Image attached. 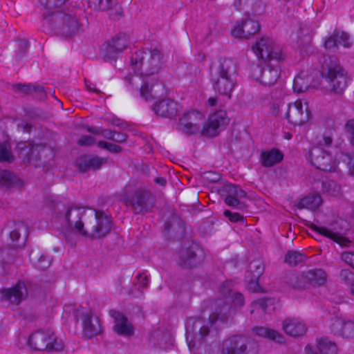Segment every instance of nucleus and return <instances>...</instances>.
<instances>
[{"label":"nucleus","mask_w":354,"mask_h":354,"mask_svg":"<svg viewBox=\"0 0 354 354\" xmlns=\"http://www.w3.org/2000/svg\"><path fill=\"white\" fill-rule=\"evenodd\" d=\"M39 3L45 8H53L61 6L66 0H39Z\"/></svg>","instance_id":"nucleus-52"},{"label":"nucleus","mask_w":354,"mask_h":354,"mask_svg":"<svg viewBox=\"0 0 354 354\" xmlns=\"http://www.w3.org/2000/svg\"><path fill=\"white\" fill-rule=\"evenodd\" d=\"M322 189L324 192L335 196L340 194L341 187L335 181L326 180L322 183Z\"/></svg>","instance_id":"nucleus-44"},{"label":"nucleus","mask_w":354,"mask_h":354,"mask_svg":"<svg viewBox=\"0 0 354 354\" xmlns=\"http://www.w3.org/2000/svg\"><path fill=\"white\" fill-rule=\"evenodd\" d=\"M308 158L312 165L324 171L333 172L337 168V161L335 156L319 147L311 148Z\"/></svg>","instance_id":"nucleus-9"},{"label":"nucleus","mask_w":354,"mask_h":354,"mask_svg":"<svg viewBox=\"0 0 354 354\" xmlns=\"http://www.w3.org/2000/svg\"><path fill=\"white\" fill-rule=\"evenodd\" d=\"M97 146L102 149L108 150L111 153H120L122 151V148L117 145L109 143L104 141H99Z\"/></svg>","instance_id":"nucleus-51"},{"label":"nucleus","mask_w":354,"mask_h":354,"mask_svg":"<svg viewBox=\"0 0 354 354\" xmlns=\"http://www.w3.org/2000/svg\"><path fill=\"white\" fill-rule=\"evenodd\" d=\"M321 74L330 84L333 92L339 95L344 93L347 87L348 77L346 72L337 63L335 57H327L324 58Z\"/></svg>","instance_id":"nucleus-4"},{"label":"nucleus","mask_w":354,"mask_h":354,"mask_svg":"<svg viewBox=\"0 0 354 354\" xmlns=\"http://www.w3.org/2000/svg\"><path fill=\"white\" fill-rule=\"evenodd\" d=\"M221 130L216 128L214 124H210L209 121H207L202 129V134L207 137L216 136Z\"/></svg>","instance_id":"nucleus-47"},{"label":"nucleus","mask_w":354,"mask_h":354,"mask_svg":"<svg viewBox=\"0 0 354 354\" xmlns=\"http://www.w3.org/2000/svg\"><path fill=\"white\" fill-rule=\"evenodd\" d=\"M252 331L259 337L266 338L278 344H283L286 341L283 335L279 332L269 328L256 326L253 328Z\"/></svg>","instance_id":"nucleus-30"},{"label":"nucleus","mask_w":354,"mask_h":354,"mask_svg":"<svg viewBox=\"0 0 354 354\" xmlns=\"http://www.w3.org/2000/svg\"><path fill=\"white\" fill-rule=\"evenodd\" d=\"M315 274H317L322 278L323 273L317 272ZM313 275L314 274L306 272H291L287 276V283L294 289H304L310 286L309 280L312 279L310 277H313Z\"/></svg>","instance_id":"nucleus-21"},{"label":"nucleus","mask_w":354,"mask_h":354,"mask_svg":"<svg viewBox=\"0 0 354 354\" xmlns=\"http://www.w3.org/2000/svg\"><path fill=\"white\" fill-rule=\"evenodd\" d=\"M125 204L136 214H144L151 211L156 203V197L149 191L137 189L124 198Z\"/></svg>","instance_id":"nucleus-7"},{"label":"nucleus","mask_w":354,"mask_h":354,"mask_svg":"<svg viewBox=\"0 0 354 354\" xmlns=\"http://www.w3.org/2000/svg\"><path fill=\"white\" fill-rule=\"evenodd\" d=\"M82 146H90L94 143V138L91 136H83L77 142Z\"/></svg>","instance_id":"nucleus-57"},{"label":"nucleus","mask_w":354,"mask_h":354,"mask_svg":"<svg viewBox=\"0 0 354 354\" xmlns=\"http://www.w3.org/2000/svg\"><path fill=\"white\" fill-rule=\"evenodd\" d=\"M274 310V300L271 299H260L252 302L251 305L250 313L252 315L257 313H270Z\"/></svg>","instance_id":"nucleus-33"},{"label":"nucleus","mask_w":354,"mask_h":354,"mask_svg":"<svg viewBox=\"0 0 354 354\" xmlns=\"http://www.w3.org/2000/svg\"><path fill=\"white\" fill-rule=\"evenodd\" d=\"M236 77V63L231 59H225L220 64L216 75L212 77L214 91L230 99L237 83Z\"/></svg>","instance_id":"nucleus-3"},{"label":"nucleus","mask_w":354,"mask_h":354,"mask_svg":"<svg viewBox=\"0 0 354 354\" xmlns=\"http://www.w3.org/2000/svg\"><path fill=\"white\" fill-rule=\"evenodd\" d=\"M317 272H322L323 273L322 278H320L317 274H314L312 279L309 280V285L311 286H319L326 282V274L322 269H313L306 271L307 273H313L315 274Z\"/></svg>","instance_id":"nucleus-46"},{"label":"nucleus","mask_w":354,"mask_h":354,"mask_svg":"<svg viewBox=\"0 0 354 354\" xmlns=\"http://www.w3.org/2000/svg\"><path fill=\"white\" fill-rule=\"evenodd\" d=\"M259 29V22L248 17V19H243L241 21H236L232 28L231 34L236 38L248 39L257 33Z\"/></svg>","instance_id":"nucleus-14"},{"label":"nucleus","mask_w":354,"mask_h":354,"mask_svg":"<svg viewBox=\"0 0 354 354\" xmlns=\"http://www.w3.org/2000/svg\"><path fill=\"white\" fill-rule=\"evenodd\" d=\"M127 136L126 134L115 131L112 140L118 142H123L127 140Z\"/></svg>","instance_id":"nucleus-60"},{"label":"nucleus","mask_w":354,"mask_h":354,"mask_svg":"<svg viewBox=\"0 0 354 354\" xmlns=\"http://www.w3.org/2000/svg\"><path fill=\"white\" fill-rule=\"evenodd\" d=\"M163 64V55L158 49L149 51L138 50L131 57V66L135 73L140 74L129 75L126 80L133 88H139L140 95L149 100L153 97L152 88L149 86L148 78L156 80L154 76L161 69Z\"/></svg>","instance_id":"nucleus-1"},{"label":"nucleus","mask_w":354,"mask_h":354,"mask_svg":"<svg viewBox=\"0 0 354 354\" xmlns=\"http://www.w3.org/2000/svg\"><path fill=\"white\" fill-rule=\"evenodd\" d=\"M28 346L37 351H59L64 348V344L51 330H39L32 333L28 341Z\"/></svg>","instance_id":"nucleus-5"},{"label":"nucleus","mask_w":354,"mask_h":354,"mask_svg":"<svg viewBox=\"0 0 354 354\" xmlns=\"http://www.w3.org/2000/svg\"><path fill=\"white\" fill-rule=\"evenodd\" d=\"M0 186L6 187L23 186L22 180L13 173L0 169Z\"/></svg>","instance_id":"nucleus-35"},{"label":"nucleus","mask_w":354,"mask_h":354,"mask_svg":"<svg viewBox=\"0 0 354 354\" xmlns=\"http://www.w3.org/2000/svg\"><path fill=\"white\" fill-rule=\"evenodd\" d=\"M283 158V156L279 150L272 149L261 152V162L262 165L269 167L281 162Z\"/></svg>","instance_id":"nucleus-31"},{"label":"nucleus","mask_w":354,"mask_h":354,"mask_svg":"<svg viewBox=\"0 0 354 354\" xmlns=\"http://www.w3.org/2000/svg\"><path fill=\"white\" fill-rule=\"evenodd\" d=\"M208 121L210 122V124H214L216 128H218L221 131L228 123L226 113L222 111L212 114L208 118Z\"/></svg>","instance_id":"nucleus-41"},{"label":"nucleus","mask_w":354,"mask_h":354,"mask_svg":"<svg viewBox=\"0 0 354 354\" xmlns=\"http://www.w3.org/2000/svg\"><path fill=\"white\" fill-rule=\"evenodd\" d=\"M287 120L294 125H301L310 118V111L306 100H297L288 105Z\"/></svg>","instance_id":"nucleus-12"},{"label":"nucleus","mask_w":354,"mask_h":354,"mask_svg":"<svg viewBox=\"0 0 354 354\" xmlns=\"http://www.w3.org/2000/svg\"><path fill=\"white\" fill-rule=\"evenodd\" d=\"M114 132V131L106 129L102 131V134L106 139L112 140L113 138Z\"/></svg>","instance_id":"nucleus-64"},{"label":"nucleus","mask_w":354,"mask_h":354,"mask_svg":"<svg viewBox=\"0 0 354 354\" xmlns=\"http://www.w3.org/2000/svg\"><path fill=\"white\" fill-rule=\"evenodd\" d=\"M324 46L326 49L328 50H331L338 46L335 33H334L325 41Z\"/></svg>","instance_id":"nucleus-56"},{"label":"nucleus","mask_w":354,"mask_h":354,"mask_svg":"<svg viewBox=\"0 0 354 354\" xmlns=\"http://www.w3.org/2000/svg\"><path fill=\"white\" fill-rule=\"evenodd\" d=\"M17 148L20 151L22 156L26 158L29 163L36 164L35 161L40 159V152L44 148L39 145H32L30 142H20L17 144Z\"/></svg>","instance_id":"nucleus-22"},{"label":"nucleus","mask_w":354,"mask_h":354,"mask_svg":"<svg viewBox=\"0 0 354 354\" xmlns=\"http://www.w3.org/2000/svg\"><path fill=\"white\" fill-rule=\"evenodd\" d=\"M44 17L53 28L59 29L66 35L75 34L80 29V24L75 17L59 11L52 14L44 13Z\"/></svg>","instance_id":"nucleus-8"},{"label":"nucleus","mask_w":354,"mask_h":354,"mask_svg":"<svg viewBox=\"0 0 354 354\" xmlns=\"http://www.w3.org/2000/svg\"><path fill=\"white\" fill-rule=\"evenodd\" d=\"M330 328L333 333L344 337H352L354 335V322L344 320L338 317H332L330 322Z\"/></svg>","instance_id":"nucleus-19"},{"label":"nucleus","mask_w":354,"mask_h":354,"mask_svg":"<svg viewBox=\"0 0 354 354\" xmlns=\"http://www.w3.org/2000/svg\"><path fill=\"white\" fill-rule=\"evenodd\" d=\"M1 295L3 301L19 305L28 295L27 285L24 281H19L10 288L2 289Z\"/></svg>","instance_id":"nucleus-15"},{"label":"nucleus","mask_w":354,"mask_h":354,"mask_svg":"<svg viewBox=\"0 0 354 354\" xmlns=\"http://www.w3.org/2000/svg\"><path fill=\"white\" fill-rule=\"evenodd\" d=\"M224 215L227 217L230 221L236 223V222H244V217L239 213H232L230 210H225L224 212Z\"/></svg>","instance_id":"nucleus-54"},{"label":"nucleus","mask_w":354,"mask_h":354,"mask_svg":"<svg viewBox=\"0 0 354 354\" xmlns=\"http://www.w3.org/2000/svg\"><path fill=\"white\" fill-rule=\"evenodd\" d=\"M129 44L128 36L124 33H120L107 42L106 53L104 57L108 59H113L118 53L126 49Z\"/></svg>","instance_id":"nucleus-18"},{"label":"nucleus","mask_w":354,"mask_h":354,"mask_svg":"<svg viewBox=\"0 0 354 354\" xmlns=\"http://www.w3.org/2000/svg\"><path fill=\"white\" fill-rule=\"evenodd\" d=\"M232 281H226L220 287V292L230 299L234 308L241 307L244 305V298L242 294L234 292L232 289Z\"/></svg>","instance_id":"nucleus-28"},{"label":"nucleus","mask_w":354,"mask_h":354,"mask_svg":"<svg viewBox=\"0 0 354 354\" xmlns=\"http://www.w3.org/2000/svg\"><path fill=\"white\" fill-rule=\"evenodd\" d=\"M283 331L289 336L299 337L304 335L307 331L306 323L297 317H289L282 322Z\"/></svg>","instance_id":"nucleus-20"},{"label":"nucleus","mask_w":354,"mask_h":354,"mask_svg":"<svg viewBox=\"0 0 354 354\" xmlns=\"http://www.w3.org/2000/svg\"><path fill=\"white\" fill-rule=\"evenodd\" d=\"M227 196L225 203L231 207H236L238 209H243L245 205L241 200L246 196V193L240 187L235 185H230L226 187Z\"/></svg>","instance_id":"nucleus-24"},{"label":"nucleus","mask_w":354,"mask_h":354,"mask_svg":"<svg viewBox=\"0 0 354 354\" xmlns=\"http://www.w3.org/2000/svg\"><path fill=\"white\" fill-rule=\"evenodd\" d=\"M82 327L85 335L88 337H92L100 332V321L97 317H93L91 314L84 315Z\"/></svg>","instance_id":"nucleus-29"},{"label":"nucleus","mask_w":354,"mask_h":354,"mask_svg":"<svg viewBox=\"0 0 354 354\" xmlns=\"http://www.w3.org/2000/svg\"><path fill=\"white\" fill-rule=\"evenodd\" d=\"M178 263L184 268H191L196 264V254L190 248L183 250L179 253Z\"/></svg>","instance_id":"nucleus-39"},{"label":"nucleus","mask_w":354,"mask_h":354,"mask_svg":"<svg viewBox=\"0 0 354 354\" xmlns=\"http://www.w3.org/2000/svg\"><path fill=\"white\" fill-rule=\"evenodd\" d=\"M111 313V316L115 319L114 330L117 333L127 337L133 335V326L122 313L113 310Z\"/></svg>","instance_id":"nucleus-25"},{"label":"nucleus","mask_w":354,"mask_h":354,"mask_svg":"<svg viewBox=\"0 0 354 354\" xmlns=\"http://www.w3.org/2000/svg\"><path fill=\"white\" fill-rule=\"evenodd\" d=\"M344 131L351 144L354 146V119L348 120L344 126Z\"/></svg>","instance_id":"nucleus-49"},{"label":"nucleus","mask_w":354,"mask_h":354,"mask_svg":"<svg viewBox=\"0 0 354 354\" xmlns=\"http://www.w3.org/2000/svg\"><path fill=\"white\" fill-rule=\"evenodd\" d=\"M84 213L85 209L83 207L71 205L66 208L62 218L69 227H73L84 236L100 238L110 232L111 221L103 212L91 210V219L83 223L82 218Z\"/></svg>","instance_id":"nucleus-2"},{"label":"nucleus","mask_w":354,"mask_h":354,"mask_svg":"<svg viewBox=\"0 0 354 354\" xmlns=\"http://www.w3.org/2000/svg\"><path fill=\"white\" fill-rule=\"evenodd\" d=\"M317 351H319L317 347L313 348L310 345H307L304 350L305 354H321V353H319Z\"/></svg>","instance_id":"nucleus-63"},{"label":"nucleus","mask_w":354,"mask_h":354,"mask_svg":"<svg viewBox=\"0 0 354 354\" xmlns=\"http://www.w3.org/2000/svg\"><path fill=\"white\" fill-rule=\"evenodd\" d=\"M88 7L95 10L105 11L111 6V0H87Z\"/></svg>","instance_id":"nucleus-45"},{"label":"nucleus","mask_w":354,"mask_h":354,"mask_svg":"<svg viewBox=\"0 0 354 354\" xmlns=\"http://www.w3.org/2000/svg\"><path fill=\"white\" fill-rule=\"evenodd\" d=\"M306 256L304 253L297 251H289L285 257V262L290 266H295L305 261Z\"/></svg>","instance_id":"nucleus-42"},{"label":"nucleus","mask_w":354,"mask_h":354,"mask_svg":"<svg viewBox=\"0 0 354 354\" xmlns=\"http://www.w3.org/2000/svg\"><path fill=\"white\" fill-rule=\"evenodd\" d=\"M339 277L341 280L347 285H351L354 283V273L349 270H342L340 272Z\"/></svg>","instance_id":"nucleus-53"},{"label":"nucleus","mask_w":354,"mask_h":354,"mask_svg":"<svg viewBox=\"0 0 354 354\" xmlns=\"http://www.w3.org/2000/svg\"><path fill=\"white\" fill-rule=\"evenodd\" d=\"M181 109V105L177 102L169 98H166L156 102L153 110L158 116L173 118L178 114Z\"/></svg>","instance_id":"nucleus-17"},{"label":"nucleus","mask_w":354,"mask_h":354,"mask_svg":"<svg viewBox=\"0 0 354 354\" xmlns=\"http://www.w3.org/2000/svg\"><path fill=\"white\" fill-rule=\"evenodd\" d=\"M108 10L110 11V17L113 19H120L123 13L122 7L117 3H115L113 0H111V6Z\"/></svg>","instance_id":"nucleus-50"},{"label":"nucleus","mask_w":354,"mask_h":354,"mask_svg":"<svg viewBox=\"0 0 354 354\" xmlns=\"http://www.w3.org/2000/svg\"><path fill=\"white\" fill-rule=\"evenodd\" d=\"M251 71L252 77L266 86L274 84L280 76L279 67L271 64H266L263 66H254Z\"/></svg>","instance_id":"nucleus-13"},{"label":"nucleus","mask_w":354,"mask_h":354,"mask_svg":"<svg viewBox=\"0 0 354 354\" xmlns=\"http://www.w3.org/2000/svg\"><path fill=\"white\" fill-rule=\"evenodd\" d=\"M0 186L6 187L23 186L22 180L13 173L0 169Z\"/></svg>","instance_id":"nucleus-34"},{"label":"nucleus","mask_w":354,"mask_h":354,"mask_svg":"<svg viewBox=\"0 0 354 354\" xmlns=\"http://www.w3.org/2000/svg\"><path fill=\"white\" fill-rule=\"evenodd\" d=\"M204 119L203 113L196 110L187 111L180 118L177 129L185 134H196L200 131Z\"/></svg>","instance_id":"nucleus-10"},{"label":"nucleus","mask_w":354,"mask_h":354,"mask_svg":"<svg viewBox=\"0 0 354 354\" xmlns=\"http://www.w3.org/2000/svg\"><path fill=\"white\" fill-rule=\"evenodd\" d=\"M333 142V138L328 133H324L323 135V138L321 145L324 146H330Z\"/></svg>","instance_id":"nucleus-61"},{"label":"nucleus","mask_w":354,"mask_h":354,"mask_svg":"<svg viewBox=\"0 0 354 354\" xmlns=\"http://www.w3.org/2000/svg\"><path fill=\"white\" fill-rule=\"evenodd\" d=\"M317 349L322 354H336L337 352L336 344L327 338H322L317 341Z\"/></svg>","instance_id":"nucleus-40"},{"label":"nucleus","mask_w":354,"mask_h":354,"mask_svg":"<svg viewBox=\"0 0 354 354\" xmlns=\"http://www.w3.org/2000/svg\"><path fill=\"white\" fill-rule=\"evenodd\" d=\"M255 55L265 61H279L283 58L280 48L268 37H263L252 46Z\"/></svg>","instance_id":"nucleus-11"},{"label":"nucleus","mask_w":354,"mask_h":354,"mask_svg":"<svg viewBox=\"0 0 354 354\" xmlns=\"http://www.w3.org/2000/svg\"><path fill=\"white\" fill-rule=\"evenodd\" d=\"M137 280H138V282L140 286H141L142 288L147 286L148 283H149V279H148L147 276L145 274L142 273V274H138Z\"/></svg>","instance_id":"nucleus-58"},{"label":"nucleus","mask_w":354,"mask_h":354,"mask_svg":"<svg viewBox=\"0 0 354 354\" xmlns=\"http://www.w3.org/2000/svg\"><path fill=\"white\" fill-rule=\"evenodd\" d=\"M248 339L242 335H234L223 342L221 354H246Z\"/></svg>","instance_id":"nucleus-16"},{"label":"nucleus","mask_w":354,"mask_h":354,"mask_svg":"<svg viewBox=\"0 0 354 354\" xmlns=\"http://www.w3.org/2000/svg\"><path fill=\"white\" fill-rule=\"evenodd\" d=\"M341 257L346 263L354 268V252H344Z\"/></svg>","instance_id":"nucleus-55"},{"label":"nucleus","mask_w":354,"mask_h":354,"mask_svg":"<svg viewBox=\"0 0 354 354\" xmlns=\"http://www.w3.org/2000/svg\"><path fill=\"white\" fill-rule=\"evenodd\" d=\"M26 229L23 222H19L15 224V229L10 232V237L17 246L24 243Z\"/></svg>","instance_id":"nucleus-38"},{"label":"nucleus","mask_w":354,"mask_h":354,"mask_svg":"<svg viewBox=\"0 0 354 354\" xmlns=\"http://www.w3.org/2000/svg\"><path fill=\"white\" fill-rule=\"evenodd\" d=\"M322 203V199L318 194H311L304 197L298 203L299 208H306L310 210L317 209Z\"/></svg>","instance_id":"nucleus-36"},{"label":"nucleus","mask_w":354,"mask_h":354,"mask_svg":"<svg viewBox=\"0 0 354 354\" xmlns=\"http://www.w3.org/2000/svg\"><path fill=\"white\" fill-rule=\"evenodd\" d=\"M312 230L321 235L328 237L332 240H334L339 243L342 247H348L351 243V241L345 237L335 233L329 229L324 227H319L315 225L312 226Z\"/></svg>","instance_id":"nucleus-32"},{"label":"nucleus","mask_w":354,"mask_h":354,"mask_svg":"<svg viewBox=\"0 0 354 354\" xmlns=\"http://www.w3.org/2000/svg\"><path fill=\"white\" fill-rule=\"evenodd\" d=\"M235 7L249 17L250 15H259L263 12L264 6L261 0H238Z\"/></svg>","instance_id":"nucleus-26"},{"label":"nucleus","mask_w":354,"mask_h":354,"mask_svg":"<svg viewBox=\"0 0 354 354\" xmlns=\"http://www.w3.org/2000/svg\"><path fill=\"white\" fill-rule=\"evenodd\" d=\"M283 105L281 102H274L270 108V113L272 115L277 116L279 114L281 106Z\"/></svg>","instance_id":"nucleus-59"},{"label":"nucleus","mask_w":354,"mask_h":354,"mask_svg":"<svg viewBox=\"0 0 354 354\" xmlns=\"http://www.w3.org/2000/svg\"><path fill=\"white\" fill-rule=\"evenodd\" d=\"M214 309L209 317V324L211 329L208 326L203 325L200 328V334L202 338L206 342V336L209 333H217V328L220 324L224 323L232 313V308L223 300L218 299L214 301Z\"/></svg>","instance_id":"nucleus-6"},{"label":"nucleus","mask_w":354,"mask_h":354,"mask_svg":"<svg viewBox=\"0 0 354 354\" xmlns=\"http://www.w3.org/2000/svg\"><path fill=\"white\" fill-rule=\"evenodd\" d=\"M85 85L89 91L95 93L97 94L101 93V91L98 90L97 88H95V85L92 82L88 80H85Z\"/></svg>","instance_id":"nucleus-62"},{"label":"nucleus","mask_w":354,"mask_h":354,"mask_svg":"<svg viewBox=\"0 0 354 354\" xmlns=\"http://www.w3.org/2000/svg\"><path fill=\"white\" fill-rule=\"evenodd\" d=\"M13 156L11 152V145L9 141H5L0 144V162H11Z\"/></svg>","instance_id":"nucleus-43"},{"label":"nucleus","mask_w":354,"mask_h":354,"mask_svg":"<svg viewBox=\"0 0 354 354\" xmlns=\"http://www.w3.org/2000/svg\"><path fill=\"white\" fill-rule=\"evenodd\" d=\"M249 269L245 275L248 288L253 292H257L259 289L258 280L263 272L264 267L261 261H254L250 263Z\"/></svg>","instance_id":"nucleus-23"},{"label":"nucleus","mask_w":354,"mask_h":354,"mask_svg":"<svg viewBox=\"0 0 354 354\" xmlns=\"http://www.w3.org/2000/svg\"><path fill=\"white\" fill-rule=\"evenodd\" d=\"M310 81V77H309L306 73L301 72L294 79V91L297 93H301L307 91L310 87L313 86Z\"/></svg>","instance_id":"nucleus-37"},{"label":"nucleus","mask_w":354,"mask_h":354,"mask_svg":"<svg viewBox=\"0 0 354 354\" xmlns=\"http://www.w3.org/2000/svg\"><path fill=\"white\" fill-rule=\"evenodd\" d=\"M335 36L337 38V41L338 44V46H342L344 48H349L352 45V41L350 39V36L344 32H336Z\"/></svg>","instance_id":"nucleus-48"},{"label":"nucleus","mask_w":354,"mask_h":354,"mask_svg":"<svg viewBox=\"0 0 354 354\" xmlns=\"http://www.w3.org/2000/svg\"><path fill=\"white\" fill-rule=\"evenodd\" d=\"M105 162L104 159L91 155L81 156L76 160L79 170L83 172L90 169H98Z\"/></svg>","instance_id":"nucleus-27"}]
</instances>
